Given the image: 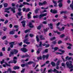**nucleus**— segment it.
Here are the masks:
<instances>
[{
	"mask_svg": "<svg viewBox=\"0 0 73 73\" xmlns=\"http://www.w3.org/2000/svg\"><path fill=\"white\" fill-rule=\"evenodd\" d=\"M43 5H45V4H46V2L45 1H44L43 2V3H42Z\"/></svg>",
	"mask_w": 73,
	"mask_h": 73,
	"instance_id": "a19ab883",
	"label": "nucleus"
},
{
	"mask_svg": "<svg viewBox=\"0 0 73 73\" xmlns=\"http://www.w3.org/2000/svg\"><path fill=\"white\" fill-rule=\"evenodd\" d=\"M29 36L31 37H33L34 36V35L32 34H30L29 35Z\"/></svg>",
	"mask_w": 73,
	"mask_h": 73,
	"instance_id": "58836bf2",
	"label": "nucleus"
},
{
	"mask_svg": "<svg viewBox=\"0 0 73 73\" xmlns=\"http://www.w3.org/2000/svg\"><path fill=\"white\" fill-rule=\"evenodd\" d=\"M39 5H40V6H41V5H43L42 3H41V2H39Z\"/></svg>",
	"mask_w": 73,
	"mask_h": 73,
	"instance_id": "49530a36",
	"label": "nucleus"
},
{
	"mask_svg": "<svg viewBox=\"0 0 73 73\" xmlns=\"http://www.w3.org/2000/svg\"><path fill=\"white\" fill-rule=\"evenodd\" d=\"M66 65L67 67L68 68H69V69H71L70 71V72H72L73 70V65L72 64H70L69 62H67L66 64Z\"/></svg>",
	"mask_w": 73,
	"mask_h": 73,
	"instance_id": "f257e3e1",
	"label": "nucleus"
},
{
	"mask_svg": "<svg viewBox=\"0 0 73 73\" xmlns=\"http://www.w3.org/2000/svg\"><path fill=\"white\" fill-rule=\"evenodd\" d=\"M60 61H58L57 63H56V65H59V64H60Z\"/></svg>",
	"mask_w": 73,
	"mask_h": 73,
	"instance_id": "864d4df0",
	"label": "nucleus"
},
{
	"mask_svg": "<svg viewBox=\"0 0 73 73\" xmlns=\"http://www.w3.org/2000/svg\"><path fill=\"white\" fill-rule=\"evenodd\" d=\"M6 37L5 36H4L3 38H2V40H5L6 38Z\"/></svg>",
	"mask_w": 73,
	"mask_h": 73,
	"instance_id": "5fc2aeb1",
	"label": "nucleus"
},
{
	"mask_svg": "<svg viewBox=\"0 0 73 73\" xmlns=\"http://www.w3.org/2000/svg\"><path fill=\"white\" fill-rule=\"evenodd\" d=\"M17 14L19 16H21V12H20V13H17Z\"/></svg>",
	"mask_w": 73,
	"mask_h": 73,
	"instance_id": "3c124183",
	"label": "nucleus"
},
{
	"mask_svg": "<svg viewBox=\"0 0 73 73\" xmlns=\"http://www.w3.org/2000/svg\"><path fill=\"white\" fill-rule=\"evenodd\" d=\"M52 2L54 4H57V1H55L53 0H52Z\"/></svg>",
	"mask_w": 73,
	"mask_h": 73,
	"instance_id": "72a5a7b5",
	"label": "nucleus"
},
{
	"mask_svg": "<svg viewBox=\"0 0 73 73\" xmlns=\"http://www.w3.org/2000/svg\"><path fill=\"white\" fill-rule=\"evenodd\" d=\"M48 8V7H46V8H45V7H41V9H47Z\"/></svg>",
	"mask_w": 73,
	"mask_h": 73,
	"instance_id": "ea45409f",
	"label": "nucleus"
},
{
	"mask_svg": "<svg viewBox=\"0 0 73 73\" xmlns=\"http://www.w3.org/2000/svg\"><path fill=\"white\" fill-rule=\"evenodd\" d=\"M70 8L72 9V10L73 11V4L72 3L70 4Z\"/></svg>",
	"mask_w": 73,
	"mask_h": 73,
	"instance_id": "5701e85b",
	"label": "nucleus"
},
{
	"mask_svg": "<svg viewBox=\"0 0 73 73\" xmlns=\"http://www.w3.org/2000/svg\"><path fill=\"white\" fill-rule=\"evenodd\" d=\"M36 41H37V42H39L40 41V39L39 38H38V35H37L36 36Z\"/></svg>",
	"mask_w": 73,
	"mask_h": 73,
	"instance_id": "aec40b11",
	"label": "nucleus"
},
{
	"mask_svg": "<svg viewBox=\"0 0 73 73\" xmlns=\"http://www.w3.org/2000/svg\"><path fill=\"white\" fill-rule=\"evenodd\" d=\"M67 45L68 46V45H69V46H72V44H71V43H66Z\"/></svg>",
	"mask_w": 73,
	"mask_h": 73,
	"instance_id": "2f4dec72",
	"label": "nucleus"
},
{
	"mask_svg": "<svg viewBox=\"0 0 73 73\" xmlns=\"http://www.w3.org/2000/svg\"><path fill=\"white\" fill-rule=\"evenodd\" d=\"M23 3L24 5H29V3L26 2H23Z\"/></svg>",
	"mask_w": 73,
	"mask_h": 73,
	"instance_id": "bb28decb",
	"label": "nucleus"
},
{
	"mask_svg": "<svg viewBox=\"0 0 73 73\" xmlns=\"http://www.w3.org/2000/svg\"><path fill=\"white\" fill-rule=\"evenodd\" d=\"M61 43H62V41L61 40H59L58 42V44H60Z\"/></svg>",
	"mask_w": 73,
	"mask_h": 73,
	"instance_id": "37998d69",
	"label": "nucleus"
},
{
	"mask_svg": "<svg viewBox=\"0 0 73 73\" xmlns=\"http://www.w3.org/2000/svg\"><path fill=\"white\" fill-rule=\"evenodd\" d=\"M57 28L60 31H63L65 29V27H62V28L60 29V27H58V26L57 27Z\"/></svg>",
	"mask_w": 73,
	"mask_h": 73,
	"instance_id": "6e6552de",
	"label": "nucleus"
},
{
	"mask_svg": "<svg viewBox=\"0 0 73 73\" xmlns=\"http://www.w3.org/2000/svg\"><path fill=\"white\" fill-rule=\"evenodd\" d=\"M9 64H10V63H13V62L12 60H11L8 62Z\"/></svg>",
	"mask_w": 73,
	"mask_h": 73,
	"instance_id": "052dcab7",
	"label": "nucleus"
},
{
	"mask_svg": "<svg viewBox=\"0 0 73 73\" xmlns=\"http://www.w3.org/2000/svg\"><path fill=\"white\" fill-rule=\"evenodd\" d=\"M46 15H47V13H45L43 14L40 15L39 16V18L40 19V18H41L42 17H44V16H46Z\"/></svg>",
	"mask_w": 73,
	"mask_h": 73,
	"instance_id": "9d476101",
	"label": "nucleus"
},
{
	"mask_svg": "<svg viewBox=\"0 0 73 73\" xmlns=\"http://www.w3.org/2000/svg\"><path fill=\"white\" fill-rule=\"evenodd\" d=\"M25 57H30V56L27 54H26L25 55Z\"/></svg>",
	"mask_w": 73,
	"mask_h": 73,
	"instance_id": "f704fd0d",
	"label": "nucleus"
},
{
	"mask_svg": "<svg viewBox=\"0 0 73 73\" xmlns=\"http://www.w3.org/2000/svg\"><path fill=\"white\" fill-rule=\"evenodd\" d=\"M67 48L68 49H71L72 48L70 47V46H68Z\"/></svg>",
	"mask_w": 73,
	"mask_h": 73,
	"instance_id": "69168bd1",
	"label": "nucleus"
},
{
	"mask_svg": "<svg viewBox=\"0 0 73 73\" xmlns=\"http://www.w3.org/2000/svg\"><path fill=\"white\" fill-rule=\"evenodd\" d=\"M37 59L38 60H41L42 59V57L40 56L39 57L37 58Z\"/></svg>",
	"mask_w": 73,
	"mask_h": 73,
	"instance_id": "c9c22d12",
	"label": "nucleus"
},
{
	"mask_svg": "<svg viewBox=\"0 0 73 73\" xmlns=\"http://www.w3.org/2000/svg\"><path fill=\"white\" fill-rule=\"evenodd\" d=\"M7 72H10V73H16V72L15 71H12V70H11V68H9L7 70Z\"/></svg>",
	"mask_w": 73,
	"mask_h": 73,
	"instance_id": "20e7f679",
	"label": "nucleus"
},
{
	"mask_svg": "<svg viewBox=\"0 0 73 73\" xmlns=\"http://www.w3.org/2000/svg\"><path fill=\"white\" fill-rule=\"evenodd\" d=\"M32 14V13L31 12H29V13H28L27 15L28 19H29L31 18V15Z\"/></svg>",
	"mask_w": 73,
	"mask_h": 73,
	"instance_id": "9b49d317",
	"label": "nucleus"
},
{
	"mask_svg": "<svg viewBox=\"0 0 73 73\" xmlns=\"http://www.w3.org/2000/svg\"><path fill=\"white\" fill-rule=\"evenodd\" d=\"M3 31H6V30H7V29L5 27H3Z\"/></svg>",
	"mask_w": 73,
	"mask_h": 73,
	"instance_id": "680f3d73",
	"label": "nucleus"
},
{
	"mask_svg": "<svg viewBox=\"0 0 73 73\" xmlns=\"http://www.w3.org/2000/svg\"><path fill=\"white\" fill-rule=\"evenodd\" d=\"M44 32H47V31H48V29L47 28H46V29H44Z\"/></svg>",
	"mask_w": 73,
	"mask_h": 73,
	"instance_id": "c03bdc74",
	"label": "nucleus"
},
{
	"mask_svg": "<svg viewBox=\"0 0 73 73\" xmlns=\"http://www.w3.org/2000/svg\"><path fill=\"white\" fill-rule=\"evenodd\" d=\"M62 1V0H59V1L58 2V3H59L58 4V6L60 8H61L62 7V4L61 2Z\"/></svg>",
	"mask_w": 73,
	"mask_h": 73,
	"instance_id": "7ed1b4c3",
	"label": "nucleus"
},
{
	"mask_svg": "<svg viewBox=\"0 0 73 73\" xmlns=\"http://www.w3.org/2000/svg\"><path fill=\"white\" fill-rule=\"evenodd\" d=\"M48 49H46L45 50V53H48Z\"/></svg>",
	"mask_w": 73,
	"mask_h": 73,
	"instance_id": "603ef678",
	"label": "nucleus"
},
{
	"mask_svg": "<svg viewBox=\"0 0 73 73\" xmlns=\"http://www.w3.org/2000/svg\"><path fill=\"white\" fill-rule=\"evenodd\" d=\"M49 57V55L48 54H47L46 55H43L42 58H43V60L45 59V58H46L47 59L48 58V57Z\"/></svg>",
	"mask_w": 73,
	"mask_h": 73,
	"instance_id": "1a4fd4ad",
	"label": "nucleus"
},
{
	"mask_svg": "<svg viewBox=\"0 0 73 73\" xmlns=\"http://www.w3.org/2000/svg\"><path fill=\"white\" fill-rule=\"evenodd\" d=\"M45 45H46V48H48V47H49V45L48 44H46Z\"/></svg>",
	"mask_w": 73,
	"mask_h": 73,
	"instance_id": "774afa93",
	"label": "nucleus"
},
{
	"mask_svg": "<svg viewBox=\"0 0 73 73\" xmlns=\"http://www.w3.org/2000/svg\"><path fill=\"white\" fill-rule=\"evenodd\" d=\"M16 31V30L13 29V31H11L10 32V35H14L15 34V32Z\"/></svg>",
	"mask_w": 73,
	"mask_h": 73,
	"instance_id": "f8f14e48",
	"label": "nucleus"
},
{
	"mask_svg": "<svg viewBox=\"0 0 73 73\" xmlns=\"http://www.w3.org/2000/svg\"><path fill=\"white\" fill-rule=\"evenodd\" d=\"M62 66L65 67V64L64 63H62Z\"/></svg>",
	"mask_w": 73,
	"mask_h": 73,
	"instance_id": "e433bc0d",
	"label": "nucleus"
},
{
	"mask_svg": "<svg viewBox=\"0 0 73 73\" xmlns=\"http://www.w3.org/2000/svg\"><path fill=\"white\" fill-rule=\"evenodd\" d=\"M55 38L56 37H54L52 38H51V40H54Z\"/></svg>",
	"mask_w": 73,
	"mask_h": 73,
	"instance_id": "6e6d98bb",
	"label": "nucleus"
},
{
	"mask_svg": "<svg viewBox=\"0 0 73 73\" xmlns=\"http://www.w3.org/2000/svg\"><path fill=\"white\" fill-rule=\"evenodd\" d=\"M54 72H55V73H61V71L59 72L55 68H54Z\"/></svg>",
	"mask_w": 73,
	"mask_h": 73,
	"instance_id": "4468645a",
	"label": "nucleus"
},
{
	"mask_svg": "<svg viewBox=\"0 0 73 73\" xmlns=\"http://www.w3.org/2000/svg\"><path fill=\"white\" fill-rule=\"evenodd\" d=\"M23 7H24V5L22 4L20 5L19 6V8H22Z\"/></svg>",
	"mask_w": 73,
	"mask_h": 73,
	"instance_id": "a18cd8bd",
	"label": "nucleus"
},
{
	"mask_svg": "<svg viewBox=\"0 0 73 73\" xmlns=\"http://www.w3.org/2000/svg\"><path fill=\"white\" fill-rule=\"evenodd\" d=\"M4 59H3L2 60V61H1V64H3V63H4Z\"/></svg>",
	"mask_w": 73,
	"mask_h": 73,
	"instance_id": "09e8293b",
	"label": "nucleus"
},
{
	"mask_svg": "<svg viewBox=\"0 0 73 73\" xmlns=\"http://www.w3.org/2000/svg\"><path fill=\"white\" fill-rule=\"evenodd\" d=\"M15 42H11L10 43V45L11 48H13V45L15 44Z\"/></svg>",
	"mask_w": 73,
	"mask_h": 73,
	"instance_id": "ddd939ff",
	"label": "nucleus"
},
{
	"mask_svg": "<svg viewBox=\"0 0 73 73\" xmlns=\"http://www.w3.org/2000/svg\"><path fill=\"white\" fill-rule=\"evenodd\" d=\"M11 9V11H13V13H15V9H16V7H13L12 8L11 7H8L7 8L5 9L6 10H7V11H8V10H9V9Z\"/></svg>",
	"mask_w": 73,
	"mask_h": 73,
	"instance_id": "f03ea898",
	"label": "nucleus"
},
{
	"mask_svg": "<svg viewBox=\"0 0 73 73\" xmlns=\"http://www.w3.org/2000/svg\"><path fill=\"white\" fill-rule=\"evenodd\" d=\"M58 49V47H56L54 48V50H57Z\"/></svg>",
	"mask_w": 73,
	"mask_h": 73,
	"instance_id": "4d7b16f0",
	"label": "nucleus"
},
{
	"mask_svg": "<svg viewBox=\"0 0 73 73\" xmlns=\"http://www.w3.org/2000/svg\"><path fill=\"white\" fill-rule=\"evenodd\" d=\"M41 26L40 25L38 26L37 27V29H38V30L40 29H41Z\"/></svg>",
	"mask_w": 73,
	"mask_h": 73,
	"instance_id": "473e14b6",
	"label": "nucleus"
},
{
	"mask_svg": "<svg viewBox=\"0 0 73 73\" xmlns=\"http://www.w3.org/2000/svg\"><path fill=\"white\" fill-rule=\"evenodd\" d=\"M17 53H18V50L14 49L12 52H11V54H16Z\"/></svg>",
	"mask_w": 73,
	"mask_h": 73,
	"instance_id": "39448f33",
	"label": "nucleus"
},
{
	"mask_svg": "<svg viewBox=\"0 0 73 73\" xmlns=\"http://www.w3.org/2000/svg\"><path fill=\"white\" fill-rule=\"evenodd\" d=\"M68 54L69 56H73V54L71 52L69 53Z\"/></svg>",
	"mask_w": 73,
	"mask_h": 73,
	"instance_id": "de8ad7c7",
	"label": "nucleus"
},
{
	"mask_svg": "<svg viewBox=\"0 0 73 73\" xmlns=\"http://www.w3.org/2000/svg\"><path fill=\"white\" fill-rule=\"evenodd\" d=\"M39 10V9H36V10L35 11V12L36 13H38V11Z\"/></svg>",
	"mask_w": 73,
	"mask_h": 73,
	"instance_id": "cd10ccee",
	"label": "nucleus"
},
{
	"mask_svg": "<svg viewBox=\"0 0 73 73\" xmlns=\"http://www.w3.org/2000/svg\"><path fill=\"white\" fill-rule=\"evenodd\" d=\"M20 68V67H19L17 66H15L14 67V69H15V70H16V69H19Z\"/></svg>",
	"mask_w": 73,
	"mask_h": 73,
	"instance_id": "f3484780",
	"label": "nucleus"
},
{
	"mask_svg": "<svg viewBox=\"0 0 73 73\" xmlns=\"http://www.w3.org/2000/svg\"><path fill=\"white\" fill-rule=\"evenodd\" d=\"M52 71H53V70L50 69V70H48V72H49V73H52Z\"/></svg>",
	"mask_w": 73,
	"mask_h": 73,
	"instance_id": "7c9ffc66",
	"label": "nucleus"
},
{
	"mask_svg": "<svg viewBox=\"0 0 73 73\" xmlns=\"http://www.w3.org/2000/svg\"><path fill=\"white\" fill-rule=\"evenodd\" d=\"M21 50L23 52H24L25 53V52H28V49H27L26 48L24 47L22 48L21 49Z\"/></svg>",
	"mask_w": 73,
	"mask_h": 73,
	"instance_id": "423d86ee",
	"label": "nucleus"
},
{
	"mask_svg": "<svg viewBox=\"0 0 73 73\" xmlns=\"http://www.w3.org/2000/svg\"><path fill=\"white\" fill-rule=\"evenodd\" d=\"M21 58H25V55H23L21 56Z\"/></svg>",
	"mask_w": 73,
	"mask_h": 73,
	"instance_id": "13d9d810",
	"label": "nucleus"
},
{
	"mask_svg": "<svg viewBox=\"0 0 73 73\" xmlns=\"http://www.w3.org/2000/svg\"><path fill=\"white\" fill-rule=\"evenodd\" d=\"M8 23V20H6L4 23V24H7V23Z\"/></svg>",
	"mask_w": 73,
	"mask_h": 73,
	"instance_id": "79ce46f5",
	"label": "nucleus"
},
{
	"mask_svg": "<svg viewBox=\"0 0 73 73\" xmlns=\"http://www.w3.org/2000/svg\"><path fill=\"white\" fill-rule=\"evenodd\" d=\"M25 21H23L21 22V23H22L23 24V27H25Z\"/></svg>",
	"mask_w": 73,
	"mask_h": 73,
	"instance_id": "dca6fc26",
	"label": "nucleus"
},
{
	"mask_svg": "<svg viewBox=\"0 0 73 73\" xmlns=\"http://www.w3.org/2000/svg\"><path fill=\"white\" fill-rule=\"evenodd\" d=\"M31 29H27L25 31V33H28V32H30V30H31Z\"/></svg>",
	"mask_w": 73,
	"mask_h": 73,
	"instance_id": "a211bd4d",
	"label": "nucleus"
},
{
	"mask_svg": "<svg viewBox=\"0 0 73 73\" xmlns=\"http://www.w3.org/2000/svg\"><path fill=\"white\" fill-rule=\"evenodd\" d=\"M29 11V9H27L25 11L26 12H28Z\"/></svg>",
	"mask_w": 73,
	"mask_h": 73,
	"instance_id": "bf43d9fd",
	"label": "nucleus"
},
{
	"mask_svg": "<svg viewBox=\"0 0 73 73\" xmlns=\"http://www.w3.org/2000/svg\"><path fill=\"white\" fill-rule=\"evenodd\" d=\"M38 17V16L37 15H36V16H34L33 17V18L34 19H35V18L37 19Z\"/></svg>",
	"mask_w": 73,
	"mask_h": 73,
	"instance_id": "a878e982",
	"label": "nucleus"
},
{
	"mask_svg": "<svg viewBox=\"0 0 73 73\" xmlns=\"http://www.w3.org/2000/svg\"><path fill=\"white\" fill-rule=\"evenodd\" d=\"M67 3L68 4H69L71 3V1L70 0H67Z\"/></svg>",
	"mask_w": 73,
	"mask_h": 73,
	"instance_id": "0e129e2a",
	"label": "nucleus"
},
{
	"mask_svg": "<svg viewBox=\"0 0 73 73\" xmlns=\"http://www.w3.org/2000/svg\"><path fill=\"white\" fill-rule=\"evenodd\" d=\"M59 51H60V52H62V53H64L65 52V51L64 50H62L61 49H59Z\"/></svg>",
	"mask_w": 73,
	"mask_h": 73,
	"instance_id": "4c0bfd02",
	"label": "nucleus"
},
{
	"mask_svg": "<svg viewBox=\"0 0 73 73\" xmlns=\"http://www.w3.org/2000/svg\"><path fill=\"white\" fill-rule=\"evenodd\" d=\"M65 35L64 34H62V35L60 36V38H63L64 37H65Z\"/></svg>",
	"mask_w": 73,
	"mask_h": 73,
	"instance_id": "4be33fe9",
	"label": "nucleus"
},
{
	"mask_svg": "<svg viewBox=\"0 0 73 73\" xmlns=\"http://www.w3.org/2000/svg\"><path fill=\"white\" fill-rule=\"evenodd\" d=\"M56 33H57L58 35H60L61 33H60V32H58V31H56Z\"/></svg>",
	"mask_w": 73,
	"mask_h": 73,
	"instance_id": "e2e57ef3",
	"label": "nucleus"
},
{
	"mask_svg": "<svg viewBox=\"0 0 73 73\" xmlns=\"http://www.w3.org/2000/svg\"><path fill=\"white\" fill-rule=\"evenodd\" d=\"M48 25L49 26V27H50V29H53V28L52 27V23H50V25L49 24H48Z\"/></svg>",
	"mask_w": 73,
	"mask_h": 73,
	"instance_id": "412c9836",
	"label": "nucleus"
},
{
	"mask_svg": "<svg viewBox=\"0 0 73 73\" xmlns=\"http://www.w3.org/2000/svg\"><path fill=\"white\" fill-rule=\"evenodd\" d=\"M27 41H28V40L27 39H26L23 41V42L24 43H25Z\"/></svg>",
	"mask_w": 73,
	"mask_h": 73,
	"instance_id": "c85d7f7f",
	"label": "nucleus"
},
{
	"mask_svg": "<svg viewBox=\"0 0 73 73\" xmlns=\"http://www.w3.org/2000/svg\"><path fill=\"white\" fill-rule=\"evenodd\" d=\"M51 64L53 66H55V63L54 62H52Z\"/></svg>",
	"mask_w": 73,
	"mask_h": 73,
	"instance_id": "393cba45",
	"label": "nucleus"
},
{
	"mask_svg": "<svg viewBox=\"0 0 73 73\" xmlns=\"http://www.w3.org/2000/svg\"><path fill=\"white\" fill-rule=\"evenodd\" d=\"M21 66L22 67H24L25 66V64H22L21 65Z\"/></svg>",
	"mask_w": 73,
	"mask_h": 73,
	"instance_id": "338daca9",
	"label": "nucleus"
},
{
	"mask_svg": "<svg viewBox=\"0 0 73 73\" xmlns=\"http://www.w3.org/2000/svg\"><path fill=\"white\" fill-rule=\"evenodd\" d=\"M50 12L51 13H57V10L55 9L53 10L52 9H51Z\"/></svg>",
	"mask_w": 73,
	"mask_h": 73,
	"instance_id": "0eeeda50",
	"label": "nucleus"
},
{
	"mask_svg": "<svg viewBox=\"0 0 73 73\" xmlns=\"http://www.w3.org/2000/svg\"><path fill=\"white\" fill-rule=\"evenodd\" d=\"M4 7H7L8 6V4L7 3H5L4 4Z\"/></svg>",
	"mask_w": 73,
	"mask_h": 73,
	"instance_id": "c756f323",
	"label": "nucleus"
},
{
	"mask_svg": "<svg viewBox=\"0 0 73 73\" xmlns=\"http://www.w3.org/2000/svg\"><path fill=\"white\" fill-rule=\"evenodd\" d=\"M33 62L32 61H30L29 62H28V64L29 65H31V64H33Z\"/></svg>",
	"mask_w": 73,
	"mask_h": 73,
	"instance_id": "b1692460",
	"label": "nucleus"
},
{
	"mask_svg": "<svg viewBox=\"0 0 73 73\" xmlns=\"http://www.w3.org/2000/svg\"><path fill=\"white\" fill-rule=\"evenodd\" d=\"M29 25L30 26L29 28H33L34 27L33 25H32V24L31 23H29Z\"/></svg>",
	"mask_w": 73,
	"mask_h": 73,
	"instance_id": "6ab92c4d",
	"label": "nucleus"
},
{
	"mask_svg": "<svg viewBox=\"0 0 73 73\" xmlns=\"http://www.w3.org/2000/svg\"><path fill=\"white\" fill-rule=\"evenodd\" d=\"M39 37L41 40H45V38H43V36H42V35H41L39 36Z\"/></svg>",
	"mask_w": 73,
	"mask_h": 73,
	"instance_id": "2eb2a0df",
	"label": "nucleus"
},
{
	"mask_svg": "<svg viewBox=\"0 0 73 73\" xmlns=\"http://www.w3.org/2000/svg\"><path fill=\"white\" fill-rule=\"evenodd\" d=\"M22 10L23 12H25V10H26V9L24 7L22 9Z\"/></svg>",
	"mask_w": 73,
	"mask_h": 73,
	"instance_id": "8fccbe9b",
	"label": "nucleus"
}]
</instances>
